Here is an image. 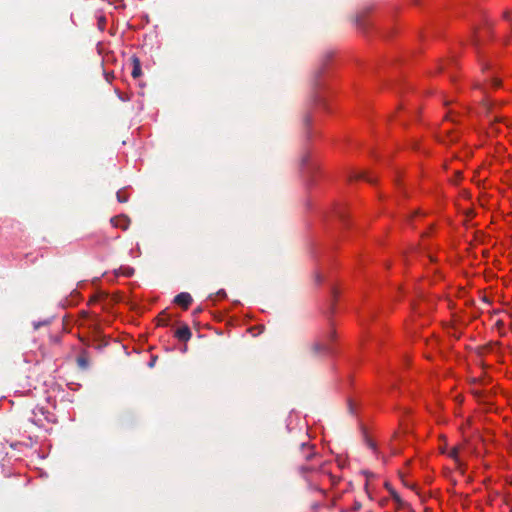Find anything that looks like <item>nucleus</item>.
Here are the masks:
<instances>
[{
	"mask_svg": "<svg viewBox=\"0 0 512 512\" xmlns=\"http://www.w3.org/2000/svg\"><path fill=\"white\" fill-rule=\"evenodd\" d=\"M111 224L116 228L126 230L129 227L130 220L126 216L120 215L113 217L111 219Z\"/></svg>",
	"mask_w": 512,
	"mask_h": 512,
	"instance_id": "1",
	"label": "nucleus"
},
{
	"mask_svg": "<svg viewBox=\"0 0 512 512\" xmlns=\"http://www.w3.org/2000/svg\"><path fill=\"white\" fill-rule=\"evenodd\" d=\"M175 303L187 309L192 303V297L189 293L182 292L175 297Z\"/></svg>",
	"mask_w": 512,
	"mask_h": 512,
	"instance_id": "2",
	"label": "nucleus"
},
{
	"mask_svg": "<svg viewBox=\"0 0 512 512\" xmlns=\"http://www.w3.org/2000/svg\"><path fill=\"white\" fill-rule=\"evenodd\" d=\"M175 335L180 341H188L191 337V332L187 326H183L176 330Z\"/></svg>",
	"mask_w": 512,
	"mask_h": 512,
	"instance_id": "3",
	"label": "nucleus"
},
{
	"mask_svg": "<svg viewBox=\"0 0 512 512\" xmlns=\"http://www.w3.org/2000/svg\"><path fill=\"white\" fill-rule=\"evenodd\" d=\"M132 64H133V69H132L131 74H132L133 78L140 77L142 74L140 60L137 57H132Z\"/></svg>",
	"mask_w": 512,
	"mask_h": 512,
	"instance_id": "4",
	"label": "nucleus"
},
{
	"mask_svg": "<svg viewBox=\"0 0 512 512\" xmlns=\"http://www.w3.org/2000/svg\"><path fill=\"white\" fill-rule=\"evenodd\" d=\"M461 449H462L461 446H455V447L451 448L450 451L448 452V456L450 458H452L459 466L461 465V461L459 458V453H460Z\"/></svg>",
	"mask_w": 512,
	"mask_h": 512,
	"instance_id": "5",
	"label": "nucleus"
},
{
	"mask_svg": "<svg viewBox=\"0 0 512 512\" xmlns=\"http://www.w3.org/2000/svg\"><path fill=\"white\" fill-rule=\"evenodd\" d=\"M314 349L317 352H321V351H329L330 348H329V345L327 343H324V344L316 343L314 345Z\"/></svg>",
	"mask_w": 512,
	"mask_h": 512,
	"instance_id": "6",
	"label": "nucleus"
},
{
	"mask_svg": "<svg viewBox=\"0 0 512 512\" xmlns=\"http://www.w3.org/2000/svg\"><path fill=\"white\" fill-rule=\"evenodd\" d=\"M117 199H118V201H119L120 203H124V202H126V201H127V199H128V198H127V196L124 194V192H123V191H118V192H117Z\"/></svg>",
	"mask_w": 512,
	"mask_h": 512,
	"instance_id": "7",
	"label": "nucleus"
},
{
	"mask_svg": "<svg viewBox=\"0 0 512 512\" xmlns=\"http://www.w3.org/2000/svg\"><path fill=\"white\" fill-rule=\"evenodd\" d=\"M440 133H447V135H448V137H449V141H450V142H453V141H455V139H456V137H454V136H452V135L450 136V130L446 129V128L444 127V125L441 127V131H440Z\"/></svg>",
	"mask_w": 512,
	"mask_h": 512,
	"instance_id": "8",
	"label": "nucleus"
},
{
	"mask_svg": "<svg viewBox=\"0 0 512 512\" xmlns=\"http://www.w3.org/2000/svg\"><path fill=\"white\" fill-rule=\"evenodd\" d=\"M77 361H78V364H79L81 367L85 368V367L87 366V361H86V359H85V358H83V357H79Z\"/></svg>",
	"mask_w": 512,
	"mask_h": 512,
	"instance_id": "9",
	"label": "nucleus"
},
{
	"mask_svg": "<svg viewBox=\"0 0 512 512\" xmlns=\"http://www.w3.org/2000/svg\"><path fill=\"white\" fill-rule=\"evenodd\" d=\"M122 274L129 277L133 274V269L132 268H125L123 271H122Z\"/></svg>",
	"mask_w": 512,
	"mask_h": 512,
	"instance_id": "10",
	"label": "nucleus"
},
{
	"mask_svg": "<svg viewBox=\"0 0 512 512\" xmlns=\"http://www.w3.org/2000/svg\"><path fill=\"white\" fill-rule=\"evenodd\" d=\"M499 84H500V82H499V80H498V79L493 78V79L491 80V85H492L493 87H498V86H499Z\"/></svg>",
	"mask_w": 512,
	"mask_h": 512,
	"instance_id": "11",
	"label": "nucleus"
},
{
	"mask_svg": "<svg viewBox=\"0 0 512 512\" xmlns=\"http://www.w3.org/2000/svg\"><path fill=\"white\" fill-rule=\"evenodd\" d=\"M441 452H442V453H446L445 447H442V448H441Z\"/></svg>",
	"mask_w": 512,
	"mask_h": 512,
	"instance_id": "12",
	"label": "nucleus"
},
{
	"mask_svg": "<svg viewBox=\"0 0 512 512\" xmlns=\"http://www.w3.org/2000/svg\"><path fill=\"white\" fill-rule=\"evenodd\" d=\"M439 137H440V141H441V142H446V140H445V139H443L441 136H439Z\"/></svg>",
	"mask_w": 512,
	"mask_h": 512,
	"instance_id": "13",
	"label": "nucleus"
}]
</instances>
